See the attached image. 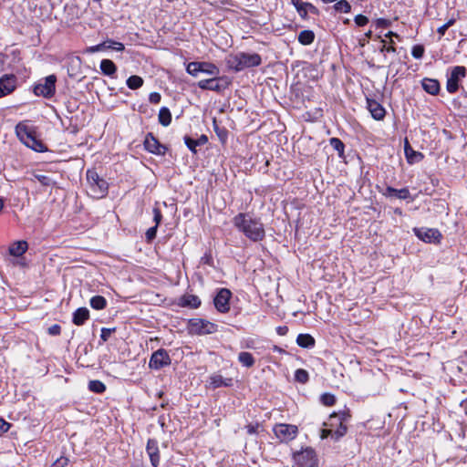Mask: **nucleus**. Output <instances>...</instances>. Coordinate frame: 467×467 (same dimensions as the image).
<instances>
[{"label":"nucleus","mask_w":467,"mask_h":467,"mask_svg":"<svg viewBox=\"0 0 467 467\" xmlns=\"http://www.w3.org/2000/svg\"><path fill=\"white\" fill-rule=\"evenodd\" d=\"M233 223L239 232L253 242H259L265 238V232L263 223L248 213H240L235 215Z\"/></svg>","instance_id":"nucleus-1"},{"label":"nucleus","mask_w":467,"mask_h":467,"mask_svg":"<svg viewBox=\"0 0 467 467\" xmlns=\"http://www.w3.org/2000/svg\"><path fill=\"white\" fill-rule=\"evenodd\" d=\"M16 133L22 143L35 151L44 152L47 150L42 140L36 137V131L33 127L28 126L26 122H19L16 126Z\"/></svg>","instance_id":"nucleus-2"},{"label":"nucleus","mask_w":467,"mask_h":467,"mask_svg":"<svg viewBox=\"0 0 467 467\" xmlns=\"http://www.w3.org/2000/svg\"><path fill=\"white\" fill-rule=\"evenodd\" d=\"M261 64V57L258 54L240 52L230 55L227 57V65L234 71H241L246 67H256Z\"/></svg>","instance_id":"nucleus-3"},{"label":"nucleus","mask_w":467,"mask_h":467,"mask_svg":"<svg viewBox=\"0 0 467 467\" xmlns=\"http://www.w3.org/2000/svg\"><path fill=\"white\" fill-rule=\"evenodd\" d=\"M87 181L89 192L94 198H102L108 192V182L101 179L96 171H87Z\"/></svg>","instance_id":"nucleus-4"},{"label":"nucleus","mask_w":467,"mask_h":467,"mask_svg":"<svg viewBox=\"0 0 467 467\" xmlns=\"http://www.w3.org/2000/svg\"><path fill=\"white\" fill-rule=\"evenodd\" d=\"M188 330L191 334L207 335L217 331V325L202 318H192L188 322Z\"/></svg>","instance_id":"nucleus-5"},{"label":"nucleus","mask_w":467,"mask_h":467,"mask_svg":"<svg viewBox=\"0 0 467 467\" xmlns=\"http://www.w3.org/2000/svg\"><path fill=\"white\" fill-rule=\"evenodd\" d=\"M294 459L298 467H318L317 453L310 447L295 453Z\"/></svg>","instance_id":"nucleus-6"},{"label":"nucleus","mask_w":467,"mask_h":467,"mask_svg":"<svg viewBox=\"0 0 467 467\" xmlns=\"http://www.w3.org/2000/svg\"><path fill=\"white\" fill-rule=\"evenodd\" d=\"M57 78L55 75H49L34 88V92L36 96H43L45 98H51L56 89Z\"/></svg>","instance_id":"nucleus-7"},{"label":"nucleus","mask_w":467,"mask_h":467,"mask_svg":"<svg viewBox=\"0 0 467 467\" xmlns=\"http://www.w3.org/2000/svg\"><path fill=\"white\" fill-rule=\"evenodd\" d=\"M466 76V68L462 66H456L451 68L450 77L447 79L446 88L449 93H455L459 88V81Z\"/></svg>","instance_id":"nucleus-8"},{"label":"nucleus","mask_w":467,"mask_h":467,"mask_svg":"<svg viewBox=\"0 0 467 467\" xmlns=\"http://www.w3.org/2000/svg\"><path fill=\"white\" fill-rule=\"evenodd\" d=\"M274 432L281 441H289L296 438L297 427L292 424H276L274 427Z\"/></svg>","instance_id":"nucleus-9"},{"label":"nucleus","mask_w":467,"mask_h":467,"mask_svg":"<svg viewBox=\"0 0 467 467\" xmlns=\"http://www.w3.org/2000/svg\"><path fill=\"white\" fill-rule=\"evenodd\" d=\"M197 85L201 89L220 92L227 88L228 82L223 78L213 76L212 78L200 80Z\"/></svg>","instance_id":"nucleus-10"},{"label":"nucleus","mask_w":467,"mask_h":467,"mask_svg":"<svg viewBox=\"0 0 467 467\" xmlns=\"http://www.w3.org/2000/svg\"><path fill=\"white\" fill-rule=\"evenodd\" d=\"M416 236L425 243H440L442 235L438 229L434 228H414Z\"/></svg>","instance_id":"nucleus-11"},{"label":"nucleus","mask_w":467,"mask_h":467,"mask_svg":"<svg viewBox=\"0 0 467 467\" xmlns=\"http://www.w3.org/2000/svg\"><path fill=\"white\" fill-rule=\"evenodd\" d=\"M170 364L171 358L168 352L165 349L161 348L152 353L149 362V367L153 369H161Z\"/></svg>","instance_id":"nucleus-12"},{"label":"nucleus","mask_w":467,"mask_h":467,"mask_svg":"<svg viewBox=\"0 0 467 467\" xmlns=\"http://www.w3.org/2000/svg\"><path fill=\"white\" fill-rule=\"evenodd\" d=\"M232 293L227 288H222L213 299L215 308L221 313H226L230 309V298Z\"/></svg>","instance_id":"nucleus-13"},{"label":"nucleus","mask_w":467,"mask_h":467,"mask_svg":"<svg viewBox=\"0 0 467 467\" xmlns=\"http://www.w3.org/2000/svg\"><path fill=\"white\" fill-rule=\"evenodd\" d=\"M16 88V77L13 74L0 78V98L11 94Z\"/></svg>","instance_id":"nucleus-14"},{"label":"nucleus","mask_w":467,"mask_h":467,"mask_svg":"<svg viewBox=\"0 0 467 467\" xmlns=\"http://www.w3.org/2000/svg\"><path fill=\"white\" fill-rule=\"evenodd\" d=\"M146 451L150 457V463L153 467H157L160 463V451L156 440L150 439L147 442Z\"/></svg>","instance_id":"nucleus-15"},{"label":"nucleus","mask_w":467,"mask_h":467,"mask_svg":"<svg viewBox=\"0 0 467 467\" xmlns=\"http://www.w3.org/2000/svg\"><path fill=\"white\" fill-rule=\"evenodd\" d=\"M368 109L373 119L381 120L384 119L386 111L385 109L375 99H367Z\"/></svg>","instance_id":"nucleus-16"},{"label":"nucleus","mask_w":467,"mask_h":467,"mask_svg":"<svg viewBox=\"0 0 467 467\" xmlns=\"http://www.w3.org/2000/svg\"><path fill=\"white\" fill-rule=\"evenodd\" d=\"M144 147L145 149L155 154H161L162 153L163 147L160 144L158 140L150 133H149L144 140Z\"/></svg>","instance_id":"nucleus-17"},{"label":"nucleus","mask_w":467,"mask_h":467,"mask_svg":"<svg viewBox=\"0 0 467 467\" xmlns=\"http://www.w3.org/2000/svg\"><path fill=\"white\" fill-rule=\"evenodd\" d=\"M179 306L195 309L201 306V299L195 295L186 294L180 298Z\"/></svg>","instance_id":"nucleus-18"},{"label":"nucleus","mask_w":467,"mask_h":467,"mask_svg":"<svg viewBox=\"0 0 467 467\" xmlns=\"http://www.w3.org/2000/svg\"><path fill=\"white\" fill-rule=\"evenodd\" d=\"M209 383H210V386L213 389H217V388H220V387H230V386H232L233 380H232V379H224L220 374H213L209 378Z\"/></svg>","instance_id":"nucleus-19"},{"label":"nucleus","mask_w":467,"mask_h":467,"mask_svg":"<svg viewBox=\"0 0 467 467\" xmlns=\"http://www.w3.org/2000/svg\"><path fill=\"white\" fill-rule=\"evenodd\" d=\"M88 318V309L87 307H79L73 313L72 321L76 326H82Z\"/></svg>","instance_id":"nucleus-20"},{"label":"nucleus","mask_w":467,"mask_h":467,"mask_svg":"<svg viewBox=\"0 0 467 467\" xmlns=\"http://www.w3.org/2000/svg\"><path fill=\"white\" fill-rule=\"evenodd\" d=\"M27 250V243L26 241H17L9 247V253L13 256H21Z\"/></svg>","instance_id":"nucleus-21"},{"label":"nucleus","mask_w":467,"mask_h":467,"mask_svg":"<svg viewBox=\"0 0 467 467\" xmlns=\"http://www.w3.org/2000/svg\"><path fill=\"white\" fill-rule=\"evenodd\" d=\"M422 88L426 92L431 95H436L440 91V83L436 79L424 78L422 81Z\"/></svg>","instance_id":"nucleus-22"},{"label":"nucleus","mask_w":467,"mask_h":467,"mask_svg":"<svg viewBox=\"0 0 467 467\" xmlns=\"http://www.w3.org/2000/svg\"><path fill=\"white\" fill-rule=\"evenodd\" d=\"M296 343L301 348H313L315 346V339L309 334H299L296 337Z\"/></svg>","instance_id":"nucleus-23"},{"label":"nucleus","mask_w":467,"mask_h":467,"mask_svg":"<svg viewBox=\"0 0 467 467\" xmlns=\"http://www.w3.org/2000/svg\"><path fill=\"white\" fill-rule=\"evenodd\" d=\"M100 69L106 76H113L117 70L116 65L109 59H102L100 62Z\"/></svg>","instance_id":"nucleus-24"},{"label":"nucleus","mask_w":467,"mask_h":467,"mask_svg":"<svg viewBox=\"0 0 467 467\" xmlns=\"http://www.w3.org/2000/svg\"><path fill=\"white\" fill-rule=\"evenodd\" d=\"M350 418V414L347 411H343L340 413H333L329 419V426L337 425V423H345Z\"/></svg>","instance_id":"nucleus-25"},{"label":"nucleus","mask_w":467,"mask_h":467,"mask_svg":"<svg viewBox=\"0 0 467 467\" xmlns=\"http://www.w3.org/2000/svg\"><path fill=\"white\" fill-rule=\"evenodd\" d=\"M386 192L388 195L395 196L400 200H404L410 197V191L407 188L395 189L392 187H388Z\"/></svg>","instance_id":"nucleus-26"},{"label":"nucleus","mask_w":467,"mask_h":467,"mask_svg":"<svg viewBox=\"0 0 467 467\" xmlns=\"http://www.w3.org/2000/svg\"><path fill=\"white\" fill-rule=\"evenodd\" d=\"M315 40V33L312 30H303L298 35V42L304 46L310 45Z\"/></svg>","instance_id":"nucleus-27"},{"label":"nucleus","mask_w":467,"mask_h":467,"mask_svg":"<svg viewBox=\"0 0 467 467\" xmlns=\"http://www.w3.org/2000/svg\"><path fill=\"white\" fill-rule=\"evenodd\" d=\"M158 119H159V122L162 126H164V127L169 126L171 122V114L170 109L166 107H162L159 111Z\"/></svg>","instance_id":"nucleus-28"},{"label":"nucleus","mask_w":467,"mask_h":467,"mask_svg":"<svg viewBox=\"0 0 467 467\" xmlns=\"http://www.w3.org/2000/svg\"><path fill=\"white\" fill-rule=\"evenodd\" d=\"M200 73H205L210 76H218L220 70L217 66L213 63L201 62Z\"/></svg>","instance_id":"nucleus-29"},{"label":"nucleus","mask_w":467,"mask_h":467,"mask_svg":"<svg viewBox=\"0 0 467 467\" xmlns=\"http://www.w3.org/2000/svg\"><path fill=\"white\" fill-rule=\"evenodd\" d=\"M90 306L95 310H102L107 306V300L102 296H95L90 298Z\"/></svg>","instance_id":"nucleus-30"},{"label":"nucleus","mask_w":467,"mask_h":467,"mask_svg":"<svg viewBox=\"0 0 467 467\" xmlns=\"http://www.w3.org/2000/svg\"><path fill=\"white\" fill-rule=\"evenodd\" d=\"M238 361L246 368H251L254 365V358L249 352H240L238 355Z\"/></svg>","instance_id":"nucleus-31"},{"label":"nucleus","mask_w":467,"mask_h":467,"mask_svg":"<svg viewBox=\"0 0 467 467\" xmlns=\"http://www.w3.org/2000/svg\"><path fill=\"white\" fill-rule=\"evenodd\" d=\"M405 154L408 161L410 163L416 161L418 158H423V155L421 153L412 150L408 141H406L405 143Z\"/></svg>","instance_id":"nucleus-32"},{"label":"nucleus","mask_w":467,"mask_h":467,"mask_svg":"<svg viewBox=\"0 0 467 467\" xmlns=\"http://www.w3.org/2000/svg\"><path fill=\"white\" fill-rule=\"evenodd\" d=\"M127 86L130 89H137L143 85V79L140 76L133 75L127 79Z\"/></svg>","instance_id":"nucleus-33"},{"label":"nucleus","mask_w":467,"mask_h":467,"mask_svg":"<svg viewBox=\"0 0 467 467\" xmlns=\"http://www.w3.org/2000/svg\"><path fill=\"white\" fill-rule=\"evenodd\" d=\"M88 389L95 393H103L106 390V386L100 380H90L88 382Z\"/></svg>","instance_id":"nucleus-34"},{"label":"nucleus","mask_w":467,"mask_h":467,"mask_svg":"<svg viewBox=\"0 0 467 467\" xmlns=\"http://www.w3.org/2000/svg\"><path fill=\"white\" fill-rule=\"evenodd\" d=\"M333 7L337 12L339 13H348L351 9L350 4L346 0H340L337 2Z\"/></svg>","instance_id":"nucleus-35"},{"label":"nucleus","mask_w":467,"mask_h":467,"mask_svg":"<svg viewBox=\"0 0 467 467\" xmlns=\"http://www.w3.org/2000/svg\"><path fill=\"white\" fill-rule=\"evenodd\" d=\"M309 376L308 372L306 369L298 368L295 372V379L299 383H306L308 381Z\"/></svg>","instance_id":"nucleus-36"},{"label":"nucleus","mask_w":467,"mask_h":467,"mask_svg":"<svg viewBox=\"0 0 467 467\" xmlns=\"http://www.w3.org/2000/svg\"><path fill=\"white\" fill-rule=\"evenodd\" d=\"M329 142L331 147L338 152L339 156H342L345 149L344 143L337 138H331Z\"/></svg>","instance_id":"nucleus-37"},{"label":"nucleus","mask_w":467,"mask_h":467,"mask_svg":"<svg viewBox=\"0 0 467 467\" xmlns=\"http://www.w3.org/2000/svg\"><path fill=\"white\" fill-rule=\"evenodd\" d=\"M34 176L44 186H51L55 183L54 181L47 174L36 173Z\"/></svg>","instance_id":"nucleus-38"},{"label":"nucleus","mask_w":467,"mask_h":467,"mask_svg":"<svg viewBox=\"0 0 467 467\" xmlns=\"http://www.w3.org/2000/svg\"><path fill=\"white\" fill-rule=\"evenodd\" d=\"M200 67H201V62H190L187 65L186 71L193 76L196 77L198 73H200Z\"/></svg>","instance_id":"nucleus-39"},{"label":"nucleus","mask_w":467,"mask_h":467,"mask_svg":"<svg viewBox=\"0 0 467 467\" xmlns=\"http://www.w3.org/2000/svg\"><path fill=\"white\" fill-rule=\"evenodd\" d=\"M293 5L296 8L297 12L302 17L306 16V2H301L300 0H292Z\"/></svg>","instance_id":"nucleus-40"},{"label":"nucleus","mask_w":467,"mask_h":467,"mask_svg":"<svg viewBox=\"0 0 467 467\" xmlns=\"http://www.w3.org/2000/svg\"><path fill=\"white\" fill-rule=\"evenodd\" d=\"M338 427L333 431V438L337 441L347 433V426L343 423H337Z\"/></svg>","instance_id":"nucleus-41"},{"label":"nucleus","mask_w":467,"mask_h":467,"mask_svg":"<svg viewBox=\"0 0 467 467\" xmlns=\"http://www.w3.org/2000/svg\"><path fill=\"white\" fill-rule=\"evenodd\" d=\"M320 400H321V402L325 406H332L336 402L335 396L333 394H330V393H324V394H322Z\"/></svg>","instance_id":"nucleus-42"},{"label":"nucleus","mask_w":467,"mask_h":467,"mask_svg":"<svg viewBox=\"0 0 467 467\" xmlns=\"http://www.w3.org/2000/svg\"><path fill=\"white\" fill-rule=\"evenodd\" d=\"M184 142L192 152H197L196 147L199 146L197 140H194L189 136H185Z\"/></svg>","instance_id":"nucleus-43"},{"label":"nucleus","mask_w":467,"mask_h":467,"mask_svg":"<svg viewBox=\"0 0 467 467\" xmlns=\"http://www.w3.org/2000/svg\"><path fill=\"white\" fill-rule=\"evenodd\" d=\"M424 47L421 45H416L412 47L411 55L414 58L420 59L423 57Z\"/></svg>","instance_id":"nucleus-44"},{"label":"nucleus","mask_w":467,"mask_h":467,"mask_svg":"<svg viewBox=\"0 0 467 467\" xmlns=\"http://www.w3.org/2000/svg\"><path fill=\"white\" fill-rule=\"evenodd\" d=\"M108 48H111L116 51L124 50L125 47L122 43L109 39Z\"/></svg>","instance_id":"nucleus-45"},{"label":"nucleus","mask_w":467,"mask_h":467,"mask_svg":"<svg viewBox=\"0 0 467 467\" xmlns=\"http://www.w3.org/2000/svg\"><path fill=\"white\" fill-rule=\"evenodd\" d=\"M454 19H450L447 23L438 27L437 31L441 36H443L446 30L454 24Z\"/></svg>","instance_id":"nucleus-46"},{"label":"nucleus","mask_w":467,"mask_h":467,"mask_svg":"<svg viewBox=\"0 0 467 467\" xmlns=\"http://www.w3.org/2000/svg\"><path fill=\"white\" fill-rule=\"evenodd\" d=\"M157 229H158V226L154 225L147 230L146 238L149 242L153 240L156 237Z\"/></svg>","instance_id":"nucleus-47"},{"label":"nucleus","mask_w":467,"mask_h":467,"mask_svg":"<svg viewBox=\"0 0 467 467\" xmlns=\"http://www.w3.org/2000/svg\"><path fill=\"white\" fill-rule=\"evenodd\" d=\"M354 20L358 26H363L367 25L368 22V18L363 15L356 16Z\"/></svg>","instance_id":"nucleus-48"},{"label":"nucleus","mask_w":467,"mask_h":467,"mask_svg":"<svg viewBox=\"0 0 467 467\" xmlns=\"http://www.w3.org/2000/svg\"><path fill=\"white\" fill-rule=\"evenodd\" d=\"M381 42L383 43V45L380 48V52H388V53H395L396 52V48L393 47V45L387 46L385 40H382ZM390 44H393L392 40H390Z\"/></svg>","instance_id":"nucleus-49"},{"label":"nucleus","mask_w":467,"mask_h":467,"mask_svg":"<svg viewBox=\"0 0 467 467\" xmlns=\"http://www.w3.org/2000/svg\"><path fill=\"white\" fill-rule=\"evenodd\" d=\"M113 331H114V329L103 327L101 329L100 338L104 342L107 341Z\"/></svg>","instance_id":"nucleus-50"},{"label":"nucleus","mask_w":467,"mask_h":467,"mask_svg":"<svg viewBox=\"0 0 467 467\" xmlns=\"http://www.w3.org/2000/svg\"><path fill=\"white\" fill-rule=\"evenodd\" d=\"M161 96L160 93L158 92H151L150 94V97H149V100L150 103H153V104H158L160 103L161 101Z\"/></svg>","instance_id":"nucleus-51"},{"label":"nucleus","mask_w":467,"mask_h":467,"mask_svg":"<svg viewBox=\"0 0 467 467\" xmlns=\"http://www.w3.org/2000/svg\"><path fill=\"white\" fill-rule=\"evenodd\" d=\"M61 332V327L57 324L52 325L48 327V333L52 336H57Z\"/></svg>","instance_id":"nucleus-52"},{"label":"nucleus","mask_w":467,"mask_h":467,"mask_svg":"<svg viewBox=\"0 0 467 467\" xmlns=\"http://www.w3.org/2000/svg\"><path fill=\"white\" fill-rule=\"evenodd\" d=\"M153 215H154L153 220L155 222V225L158 226L160 224L161 221V218H162L161 213L159 208H154L153 209Z\"/></svg>","instance_id":"nucleus-53"},{"label":"nucleus","mask_w":467,"mask_h":467,"mask_svg":"<svg viewBox=\"0 0 467 467\" xmlns=\"http://www.w3.org/2000/svg\"><path fill=\"white\" fill-rule=\"evenodd\" d=\"M68 459L61 457L54 462V467H66L67 465Z\"/></svg>","instance_id":"nucleus-54"},{"label":"nucleus","mask_w":467,"mask_h":467,"mask_svg":"<svg viewBox=\"0 0 467 467\" xmlns=\"http://www.w3.org/2000/svg\"><path fill=\"white\" fill-rule=\"evenodd\" d=\"M10 428V424L0 418V435L6 432Z\"/></svg>","instance_id":"nucleus-55"},{"label":"nucleus","mask_w":467,"mask_h":467,"mask_svg":"<svg viewBox=\"0 0 467 467\" xmlns=\"http://www.w3.org/2000/svg\"><path fill=\"white\" fill-rule=\"evenodd\" d=\"M214 130L217 135L219 136L220 140L222 141H224L227 137V131L225 130H220L217 126H215Z\"/></svg>","instance_id":"nucleus-56"},{"label":"nucleus","mask_w":467,"mask_h":467,"mask_svg":"<svg viewBox=\"0 0 467 467\" xmlns=\"http://www.w3.org/2000/svg\"><path fill=\"white\" fill-rule=\"evenodd\" d=\"M260 425L259 424H249L246 426L247 432L249 434H255L258 431Z\"/></svg>","instance_id":"nucleus-57"},{"label":"nucleus","mask_w":467,"mask_h":467,"mask_svg":"<svg viewBox=\"0 0 467 467\" xmlns=\"http://www.w3.org/2000/svg\"><path fill=\"white\" fill-rule=\"evenodd\" d=\"M376 24H377L378 27H387V26H389V22L384 18H379L376 21Z\"/></svg>","instance_id":"nucleus-58"},{"label":"nucleus","mask_w":467,"mask_h":467,"mask_svg":"<svg viewBox=\"0 0 467 467\" xmlns=\"http://www.w3.org/2000/svg\"><path fill=\"white\" fill-rule=\"evenodd\" d=\"M372 36V31L369 30L364 35V38L359 40L360 46L364 47L365 44L368 42V39L370 38Z\"/></svg>","instance_id":"nucleus-59"},{"label":"nucleus","mask_w":467,"mask_h":467,"mask_svg":"<svg viewBox=\"0 0 467 467\" xmlns=\"http://www.w3.org/2000/svg\"><path fill=\"white\" fill-rule=\"evenodd\" d=\"M328 436H332L333 437V430H331V429H324V430H322V431H321V438L322 439H326Z\"/></svg>","instance_id":"nucleus-60"},{"label":"nucleus","mask_w":467,"mask_h":467,"mask_svg":"<svg viewBox=\"0 0 467 467\" xmlns=\"http://www.w3.org/2000/svg\"><path fill=\"white\" fill-rule=\"evenodd\" d=\"M305 5L306 6V14L308 12L313 13V14H317L318 13L317 8L315 5H313L312 4L306 3V5Z\"/></svg>","instance_id":"nucleus-61"},{"label":"nucleus","mask_w":467,"mask_h":467,"mask_svg":"<svg viewBox=\"0 0 467 467\" xmlns=\"http://www.w3.org/2000/svg\"><path fill=\"white\" fill-rule=\"evenodd\" d=\"M197 141H198L199 146H201V145H204L205 143H207L208 139L205 135H201L200 138L197 139Z\"/></svg>","instance_id":"nucleus-62"},{"label":"nucleus","mask_w":467,"mask_h":467,"mask_svg":"<svg viewBox=\"0 0 467 467\" xmlns=\"http://www.w3.org/2000/svg\"><path fill=\"white\" fill-rule=\"evenodd\" d=\"M276 330L279 335L284 336V335H285V333L287 331V327H278Z\"/></svg>","instance_id":"nucleus-63"},{"label":"nucleus","mask_w":467,"mask_h":467,"mask_svg":"<svg viewBox=\"0 0 467 467\" xmlns=\"http://www.w3.org/2000/svg\"><path fill=\"white\" fill-rule=\"evenodd\" d=\"M99 47H98L97 45L89 47L88 48V52H89V53H95V52H99Z\"/></svg>","instance_id":"nucleus-64"}]
</instances>
